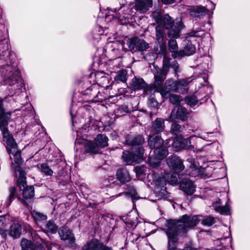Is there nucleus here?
Wrapping results in <instances>:
<instances>
[{"mask_svg":"<svg viewBox=\"0 0 250 250\" xmlns=\"http://www.w3.org/2000/svg\"><path fill=\"white\" fill-rule=\"evenodd\" d=\"M201 216L188 215L181 216L177 220H169L166 224V232L169 241L174 243L178 240V236L184 233L189 228L196 226L201 221Z\"/></svg>","mask_w":250,"mask_h":250,"instance_id":"f257e3e1","label":"nucleus"},{"mask_svg":"<svg viewBox=\"0 0 250 250\" xmlns=\"http://www.w3.org/2000/svg\"><path fill=\"white\" fill-rule=\"evenodd\" d=\"M164 142H148L150 148H154V158L149 159V163L152 167L156 168L160 165V160L163 159L168 154Z\"/></svg>","mask_w":250,"mask_h":250,"instance_id":"f03ea898","label":"nucleus"},{"mask_svg":"<svg viewBox=\"0 0 250 250\" xmlns=\"http://www.w3.org/2000/svg\"><path fill=\"white\" fill-rule=\"evenodd\" d=\"M130 144L134 146L132 148V152L127 151L123 153L122 159L127 165H132L134 163H139L142 160L144 154V150L140 146V142H129Z\"/></svg>","mask_w":250,"mask_h":250,"instance_id":"7ed1b4c3","label":"nucleus"},{"mask_svg":"<svg viewBox=\"0 0 250 250\" xmlns=\"http://www.w3.org/2000/svg\"><path fill=\"white\" fill-rule=\"evenodd\" d=\"M6 148L9 152L11 159L13 160L15 164L12 163V167L14 168L17 177H19V171H24L19 166L22 163V160L21 156V150L18 149L16 142H7Z\"/></svg>","mask_w":250,"mask_h":250,"instance_id":"20e7f679","label":"nucleus"},{"mask_svg":"<svg viewBox=\"0 0 250 250\" xmlns=\"http://www.w3.org/2000/svg\"><path fill=\"white\" fill-rule=\"evenodd\" d=\"M2 101L0 99V129L2 132L3 141H13V136L7 128L11 112H5L2 107Z\"/></svg>","mask_w":250,"mask_h":250,"instance_id":"39448f33","label":"nucleus"},{"mask_svg":"<svg viewBox=\"0 0 250 250\" xmlns=\"http://www.w3.org/2000/svg\"><path fill=\"white\" fill-rule=\"evenodd\" d=\"M19 177L17 182L21 190H22L23 196L26 199H30L34 196V189L32 186L26 187V174L24 171H19Z\"/></svg>","mask_w":250,"mask_h":250,"instance_id":"423d86ee","label":"nucleus"},{"mask_svg":"<svg viewBox=\"0 0 250 250\" xmlns=\"http://www.w3.org/2000/svg\"><path fill=\"white\" fill-rule=\"evenodd\" d=\"M153 73L155 79L154 86L156 88V90L160 92L163 97L168 96V92H170L171 88H164L163 86V83L166 79V76L161 75L160 72H153Z\"/></svg>","mask_w":250,"mask_h":250,"instance_id":"0eeeda50","label":"nucleus"},{"mask_svg":"<svg viewBox=\"0 0 250 250\" xmlns=\"http://www.w3.org/2000/svg\"><path fill=\"white\" fill-rule=\"evenodd\" d=\"M165 127L164 120L162 118H157L152 124V128L153 132L149 135V141H163L159 135V132L163 131Z\"/></svg>","mask_w":250,"mask_h":250,"instance_id":"6e6552de","label":"nucleus"},{"mask_svg":"<svg viewBox=\"0 0 250 250\" xmlns=\"http://www.w3.org/2000/svg\"><path fill=\"white\" fill-rule=\"evenodd\" d=\"M113 11L115 12L114 16L118 19L121 24H127L132 19L130 15V10L127 6H122L118 10L114 8Z\"/></svg>","mask_w":250,"mask_h":250,"instance_id":"1a4fd4ad","label":"nucleus"},{"mask_svg":"<svg viewBox=\"0 0 250 250\" xmlns=\"http://www.w3.org/2000/svg\"><path fill=\"white\" fill-rule=\"evenodd\" d=\"M168 167L175 173H178L185 168L183 161L178 156H172L167 160Z\"/></svg>","mask_w":250,"mask_h":250,"instance_id":"9d476101","label":"nucleus"},{"mask_svg":"<svg viewBox=\"0 0 250 250\" xmlns=\"http://www.w3.org/2000/svg\"><path fill=\"white\" fill-rule=\"evenodd\" d=\"M129 48L135 52H143L149 48V44L144 40L135 38L130 40Z\"/></svg>","mask_w":250,"mask_h":250,"instance_id":"9b49d317","label":"nucleus"},{"mask_svg":"<svg viewBox=\"0 0 250 250\" xmlns=\"http://www.w3.org/2000/svg\"><path fill=\"white\" fill-rule=\"evenodd\" d=\"M185 26L182 22L181 17L177 18L175 20V23L169 28L167 29V35L169 38H177L180 36L181 30Z\"/></svg>","mask_w":250,"mask_h":250,"instance_id":"f8f14e48","label":"nucleus"},{"mask_svg":"<svg viewBox=\"0 0 250 250\" xmlns=\"http://www.w3.org/2000/svg\"><path fill=\"white\" fill-rule=\"evenodd\" d=\"M9 66H7L6 71L7 73L5 75L4 81L9 85L16 84L20 79V72L17 69L14 71Z\"/></svg>","mask_w":250,"mask_h":250,"instance_id":"ddd939ff","label":"nucleus"},{"mask_svg":"<svg viewBox=\"0 0 250 250\" xmlns=\"http://www.w3.org/2000/svg\"><path fill=\"white\" fill-rule=\"evenodd\" d=\"M188 118V112L187 109L182 107H179L177 109L172 111L169 120L171 122H175L177 119L186 121Z\"/></svg>","mask_w":250,"mask_h":250,"instance_id":"4468645a","label":"nucleus"},{"mask_svg":"<svg viewBox=\"0 0 250 250\" xmlns=\"http://www.w3.org/2000/svg\"><path fill=\"white\" fill-rule=\"evenodd\" d=\"M184 48L177 52L175 57H183L184 56H190L193 54L195 51V47L192 44L190 41L186 40L183 42Z\"/></svg>","mask_w":250,"mask_h":250,"instance_id":"2eb2a0df","label":"nucleus"},{"mask_svg":"<svg viewBox=\"0 0 250 250\" xmlns=\"http://www.w3.org/2000/svg\"><path fill=\"white\" fill-rule=\"evenodd\" d=\"M59 233L61 239L67 241L70 244H72L74 242L75 237L71 230L68 229L66 227H62L59 230Z\"/></svg>","mask_w":250,"mask_h":250,"instance_id":"dca6fc26","label":"nucleus"},{"mask_svg":"<svg viewBox=\"0 0 250 250\" xmlns=\"http://www.w3.org/2000/svg\"><path fill=\"white\" fill-rule=\"evenodd\" d=\"M183 127L179 124L173 123L171 125L170 132L172 135L173 141H180L182 140L183 137L181 132Z\"/></svg>","mask_w":250,"mask_h":250,"instance_id":"f3484780","label":"nucleus"},{"mask_svg":"<svg viewBox=\"0 0 250 250\" xmlns=\"http://www.w3.org/2000/svg\"><path fill=\"white\" fill-rule=\"evenodd\" d=\"M208 12V9L204 6L192 7L189 10L190 15L194 18H201L205 16Z\"/></svg>","mask_w":250,"mask_h":250,"instance_id":"a211bd4d","label":"nucleus"},{"mask_svg":"<svg viewBox=\"0 0 250 250\" xmlns=\"http://www.w3.org/2000/svg\"><path fill=\"white\" fill-rule=\"evenodd\" d=\"M181 189L188 194H192L195 190L193 183L189 180H183L180 185Z\"/></svg>","mask_w":250,"mask_h":250,"instance_id":"6ab92c4d","label":"nucleus"},{"mask_svg":"<svg viewBox=\"0 0 250 250\" xmlns=\"http://www.w3.org/2000/svg\"><path fill=\"white\" fill-rule=\"evenodd\" d=\"M220 200L219 199L215 203L212 204V207L214 210L222 215H229L230 214V209L228 205L224 206L220 205Z\"/></svg>","mask_w":250,"mask_h":250,"instance_id":"aec40b11","label":"nucleus"},{"mask_svg":"<svg viewBox=\"0 0 250 250\" xmlns=\"http://www.w3.org/2000/svg\"><path fill=\"white\" fill-rule=\"evenodd\" d=\"M117 179L122 183L128 182L130 177L128 171L125 168L120 169L116 172Z\"/></svg>","mask_w":250,"mask_h":250,"instance_id":"412c9836","label":"nucleus"},{"mask_svg":"<svg viewBox=\"0 0 250 250\" xmlns=\"http://www.w3.org/2000/svg\"><path fill=\"white\" fill-rule=\"evenodd\" d=\"M146 83L143 79L134 78L130 85V88L134 90H138L144 89Z\"/></svg>","mask_w":250,"mask_h":250,"instance_id":"4be33fe9","label":"nucleus"},{"mask_svg":"<svg viewBox=\"0 0 250 250\" xmlns=\"http://www.w3.org/2000/svg\"><path fill=\"white\" fill-rule=\"evenodd\" d=\"M21 233V227L18 223H14L10 228V235L14 238H18Z\"/></svg>","mask_w":250,"mask_h":250,"instance_id":"5701e85b","label":"nucleus"},{"mask_svg":"<svg viewBox=\"0 0 250 250\" xmlns=\"http://www.w3.org/2000/svg\"><path fill=\"white\" fill-rule=\"evenodd\" d=\"M40 228L45 232L52 233L56 232L57 229L56 225L50 221H46Z\"/></svg>","mask_w":250,"mask_h":250,"instance_id":"b1692460","label":"nucleus"},{"mask_svg":"<svg viewBox=\"0 0 250 250\" xmlns=\"http://www.w3.org/2000/svg\"><path fill=\"white\" fill-rule=\"evenodd\" d=\"M175 23V21H174L168 14H166L163 16L162 21L159 25L167 29L170 28Z\"/></svg>","mask_w":250,"mask_h":250,"instance_id":"393cba45","label":"nucleus"},{"mask_svg":"<svg viewBox=\"0 0 250 250\" xmlns=\"http://www.w3.org/2000/svg\"><path fill=\"white\" fill-rule=\"evenodd\" d=\"M149 7L145 0H135V9L136 11L145 13L148 10Z\"/></svg>","mask_w":250,"mask_h":250,"instance_id":"a878e982","label":"nucleus"},{"mask_svg":"<svg viewBox=\"0 0 250 250\" xmlns=\"http://www.w3.org/2000/svg\"><path fill=\"white\" fill-rule=\"evenodd\" d=\"M161 182L164 180V183L167 181L171 184H176L178 182V175L176 173L172 174L165 173V175L163 176Z\"/></svg>","mask_w":250,"mask_h":250,"instance_id":"bb28decb","label":"nucleus"},{"mask_svg":"<svg viewBox=\"0 0 250 250\" xmlns=\"http://www.w3.org/2000/svg\"><path fill=\"white\" fill-rule=\"evenodd\" d=\"M189 79L177 80L175 83L176 90L178 92L182 91L183 90H185L186 87L190 82Z\"/></svg>","mask_w":250,"mask_h":250,"instance_id":"cd10ccee","label":"nucleus"},{"mask_svg":"<svg viewBox=\"0 0 250 250\" xmlns=\"http://www.w3.org/2000/svg\"><path fill=\"white\" fill-rule=\"evenodd\" d=\"M32 216L36 220L37 225L40 226V227L46 222L45 220L47 219L46 215L36 211L33 212Z\"/></svg>","mask_w":250,"mask_h":250,"instance_id":"c85d7f7f","label":"nucleus"},{"mask_svg":"<svg viewBox=\"0 0 250 250\" xmlns=\"http://www.w3.org/2000/svg\"><path fill=\"white\" fill-rule=\"evenodd\" d=\"M97 143V142H87L85 146V151L88 152H97L99 150Z\"/></svg>","mask_w":250,"mask_h":250,"instance_id":"c756f323","label":"nucleus"},{"mask_svg":"<svg viewBox=\"0 0 250 250\" xmlns=\"http://www.w3.org/2000/svg\"><path fill=\"white\" fill-rule=\"evenodd\" d=\"M21 245L22 250H35L38 248V246H34L30 241L26 239L21 240Z\"/></svg>","mask_w":250,"mask_h":250,"instance_id":"7c9ffc66","label":"nucleus"},{"mask_svg":"<svg viewBox=\"0 0 250 250\" xmlns=\"http://www.w3.org/2000/svg\"><path fill=\"white\" fill-rule=\"evenodd\" d=\"M101 243L97 240H93L84 246L83 250H99Z\"/></svg>","mask_w":250,"mask_h":250,"instance_id":"2f4dec72","label":"nucleus"},{"mask_svg":"<svg viewBox=\"0 0 250 250\" xmlns=\"http://www.w3.org/2000/svg\"><path fill=\"white\" fill-rule=\"evenodd\" d=\"M156 40L159 42H162L164 39L165 31L164 28L158 25L155 27Z\"/></svg>","mask_w":250,"mask_h":250,"instance_id":"473e14b6","label":"nucleus"},{"mask_svg":"<svg viewBox=\"0 0 250 250\" xmlns=\"http://www.w3.org/2000/svg\"><path fill=\"white\" fill-rule=\"evenodd\" d=\"M168 48L169 51L172 53V56L173 58H177L178 57L174 56L176 53L179 52L177 50L178 45L175 40H171L168 42Z\"/></svg>","mask_w":250,"mask_h":250,"instance_id":"72a5a7b5","label":"nucleus"},{"mask_svg":"<svg viewBox=\"0 0 250 250\" xmlns=\"http://www.w3.org/2000/svg\"><path fill=\"white\" fill-rule=\"evenodd\" d=\"M127 72L125 70H120L118 71L114 77L115 81H120L122 82H125L126 80Z\"/></svg>","mask_w":250,"mask_h":250,"instance_id":"f704fd0d","label":"nucleus"},{"mask_svg":"<svg viewBox=\"0 0 250 250\" xmlns=\"http://www.w3.org/2000/svg\"><path fill=\"white\" fill-rule=\"evenodd\" d=\"M40 170L46 176H51L53 174V170L45 164L40 166Z\"/></svg>","mask_w":250,"mask_h":250,"instance_id":"c9c22d12","label":"nucleus"},{"mask_svg":"<svg viewBox=\"0 0 250 250\" xmlns=\"http://www.w3.org/2000/svg\"><path fill=\"white\" fill-rule=\"evenodd\" d=\"M215 222V219L212 216H208L202 220V224L205 226H210Z\"/></svg>","mask_w":250,"mask_h":250,"instance_id":"e433bc0d","label":"nucleus"},{"mask_svg":"<svg viewBox=\"0 0 250 250\" xmlns=\"http://www.w3.org/2000/svg\"><path fill=\"white\" fill-rule=\"evenodd\" d=\"M169 68V66L163 65L162 68L160 69L158 67L154 65L153 72H159L160 71V73L161 75L166 76L168 71Z\"/></svg>","mask_w":250,"mask_h":250,"instance_id":"4c0bfd02","label":"nucleus"},{"mask_svg":"<svg viewBox=\"0 0 250 250\" xmlns=\"http://www.w3.org/2000/svg\"><path fill=\"white\" fill-rule=\"evenodd\" d=\"M190 142H173L172 146L175 151H178L184 149V143H189Z\"/></svg>","mask_w":250,"mask_h":250,"instance_id":"58836bf2","label":"nucleus"},{"mask_svg":"<svg viewBox=\"0 0 250 250\" xmlns=\"http://www.w3.org/2000/svg\"><path fill=\"white\" fill-rule=\"evenodd\" d=\"M94 123L95 121L93 119L88 118L82 128L83 130L87 132L91 129V126H93Z\"/></svg>","mask_w":250,"mask_h":250,"instance_id":"ea45409f","label":"nucleus"},{"mask_svg":"<svg viewBox=\"0 0 250 250\" xmlns=\"http://www.w3.org/2000/svg\"><path fill=\"white\" fill-rule=\"evenodd\" d=\"M168 95L169 96L167 97L166 98L169 97L170 102L173 104H177L181 101V98L179 96L175 95H170L169 92H168Z\"/></svg>","mask_w":250,"mask_h":250,"instance_id":"a19ab883","label":"nucleus"},{"mask_svg":"<svg viewBox=\"0 0 250 250\" xmlns=\"http://www.w3.org/2000/svg\"><path fill=\"white\" fill-rule=\"evenodd\" d=\"M152 17L158 25H160L163 18L161 13L159 12H154L152 13Z\"/></svg>","mask_w":250,"mask_h":250,"instance_id":"79ce46f5","label":"nucleus"},{"mask_svg":"<svg viewBox=\"0 0 250 250\" xmlns=\"http://www.w3.org/2000/svg\"><path fill=\"white\" fill-rule=\"evenodd\" d=\"M147 104L150 107L155 108L158 106V103L155 99L150 98L148 100Z\"/></svg>","mask_w":250,"mask_h":250,"instance_id":"37998d69","label":"nucleus"},{"mask_svg":"<svg viewBox=\"0 0 250 250\" xmlns=\"http://www.w3.org/2000/svg\"><path fill=\"white\" fill-rule=\"evenodd\" d=\"M187 103L190 106H193L196 105L197 103V101L195 99L194 96L189 97L187 98Z\"/></svg>","mask_w":250,"mask_h":250,"instance_id":"c03bdc74","label":"nucleus"},{"mask_svg":"<svg viewBox=\"0 0 250 250\" xmlns=\"http://www.w3.org/2000/svg\"><path fill=\"white\" fill-rule=\"evenodd\" d=\"M6 216H0V228L1 229L4 228L7 225Z\"/></svg>","mask_w":250,"mask_h":250,"instance_id":"a18cd8bd","label":"nucleus"},{"mask_svg":"<svg viewBox=\"0 0 250 250\" xmlns=\"http://www.w3.org/2000/svg\"><path fill=\"white\" fill-rule=\"evenodd\" d=\"M138 237H137V234H134L131 232H129L127 235V239L128 240L130 241L131 242L134 243L135 241H136Z\"/></svg>","mask_w":250,"mask_h":250,"instance_id":"49530a36","label":"nucleus"},{"mask_svg":"<svg viewBox=\"0 0 250 250\" xmlns=\"http://www.w3.org/2000/svg\"><path fill=\"white\" fill-rule=\"evenodd\" d=\"M199 33H200L199 31L192 30V31L186 34V37H199L200 36Z\"/></svg>","mask_w":250,"mask_h":250,"instance_id":"de8ad7c7","label":"nucleus"},{"mask_svg":"<svg viewBox=\"0 0 250 250\" xmlns=\"http://www.w3.org/2000/svg\"><path fill=\"white\" fill-rule=\"evenodd\" d=\"M171 66L174 71L175 75H177V72L179 69V64L178 62L176 61H173L171 63Z\"/></svg>","mask_w":250,"mask_h":250,"instance_id":"09e8293b","label":"nucleus"},{"mask_svg":"<svg viewBox=\"0 0 250 250\" xmlns=\"http://www.w3.org/2000/svg\"><path fill=\"white\" fill-rule=\"evenodd\" d=\"M108 139L105 134H99L96 137L95 141H107Z\"/></svg>","mask_w":250,"mask_h":250,"instance_id":"8fccbe9b","label":"nucleus"},{"mask_svg":"<svg viewBox=\"0 0 250 250\" xmlns=\"http://www.w3.org/2000/svg\"><path fill=\"white\" fill-rule=\"evenodd\" d=\"M136 174L137 176H140L144 173V168L140 167H137L135 169Z\"/></svg>","mask_w":250,"mask_h":250,"instance_id":"3c124183","label":"nucleus"},{"mask_svg":"<svg viewBox=\"0 0 250 250\" xmlns=\"http://www.w3.org/2000/svg\"><path fill=\"white\" fill-rule=\"evenodd\" d=\"M170 59L168 57H167L166 56H164L163 60V65L166 64V65L169 66L170 62H169Z\"/></svg>","mask_w":250,"mask_h":250,"instance_id":"603ef678","label":"nucleus"},{"mask_svg":"<svg viewBox=\"0 0 250 250\" xmlns=\"http://www.w3.org/2000/svg\"><path fill=\"white\" fill-rule=\"evenodd\" d=\"M184 149L186 150H191L193 148V146L191 144V142L189 143H184Z\"/></svg>","mask_w":250,"mask_h":250,"instance_id":"864d4df0","label":"nucleus"},{"mask_svg":"<svg viewBox=\"0 0 250 250\" xmlns=\"http://www.w3.org/2000/svg\"><path fill=\"white\" fill-rule=\"evenodd\" d=\"M16 192V188L15 187H11L10 188V199L12 198L14 196Z\"/></svg>","mask_w":250,"mask_h":250,"instance_id":"5fc2aeb1","label":"nucleus"},{"mask_svg":"<svg viewBox=\"0 0 250 250\" xmlns=\"http://www.w3.org/2000/svg\"><path fill=\"white\" fill-rule=\"evenodd\" d=\"M98 146L101 147H104L107 146V142H97Z\"/></svg>","mask_w":250,"mask_h":250,"instance_id":"6e6d98bb","label":"nucleus"},{"mask_svg":"<svg viewBox=\"0 0 250 250\" xmlns=\"http://www.w3.org/2000/svg\"><path fill=\"white\" fill-rule=\"evenodd\" d=\"M99 250H112V249L111 248L108 247L101 244Z\"/></svg>","mask_w":250,"mask_h":250,"instance_id":"4d7b16f0","label":"nucleus"},{"mask_svg":"<svg viewBox=\"0 0 250 250\" xmlns=\"http://www.w3.org/2000/svg\"><path fill=\"white\" fill-rule=\"evenodd\" d=\"M162 2L165 4H172L176 1V0H161Z\"/></svg>","mask_w":250,"mask_h":250,"instance_id":"13d9d810","label":"nucleus"},{"mask_svg":"<svg viewBox=\"0 0 250 250\" xmlns=\"http://www.w3.org/2000/svg\"><path fill=\"white\" fill-rule=\"evenodd\" d=\"M146 3L148 5L149 7L152 6V0H146L145 1Z\"/></svg>","mask_w":250,"mask_h":250,"instance_id":"bf43d9fd","label":"nucleus"},{"mask_svg":"<svg viewBox=\"0 0 250 250\" xmlns=\"http://www.w3.org/2000/svg\"><path fill=\"white\" fill-rule=\"evenodd\" d=\"M144 140V139L141 135H138L135 138V139L133 141H142Z\"/></svg>","mask_w":250,"mask_h":250,"instance_id":"052dcab7","label":"nucleus"},{"mask_svg":"<svg viewBox=\"0 0 250 250\" xmlns=\"http://www.w3.org/2000/svg\"><path fill=\"white\" fill-rule=\"evenodd\" d=\"M183 250H197V249L192 248L191 247H187Z\"/></svg>","mask_w":250,"mask_h":250,"instance_id":"680f3d73","label":"nucleus"},{"mask_svg":"<svg viewBox=\"0 0 250 250\" xmlns=\"http://www.w3.org/2000/svg\"><path fill=\"white\" fill-rule=\"evenodd\" d=\"M189 140H196L198 139V137L196 136H192L189 137Z\"/></svg>","mask_w":250,"mask_h":250,"instance_id":"e2e57ef3","label":"nucleus"},{"mask_svg":"<svg viewBox=\"0 0 250 250\" xmlns=\"http://www.w3.org/2000/svg\"><path fill=\"white\" fill-rule=\"evenodd\" d=\"M35 250H42V247L41 245H38V248Z\"/></svg>","mask_w":250,"mask_h":250,"instance_id":"0e129e2a","label":"nucleus"},{"mask_svg":"<svg viewBox=\"0 0 250 250\" xmlns=\"http://www.w3.org/2000/svg\"><path fill=\"white\" fill-rule=\"evenodd\" d=\"M188 161L191 163V164H192V163H193V161L192 159H188Z\"/></svg>","mask_w":250,"mask_h":250,"instance_id":"69168bd1","label":"nucleus"},{"mask_svg":"<svg viewBox=\"0 0 250 250\" xmlns=\"http://www.w3.org/2000/svg\"><path fill=\"white\" fill-rule=\"evenodd\" d=\"M0 233H1V234H4V231H3V230H0Z\"/></svg>","mask_w":250,"mask_h":250,"instance_id":"338daca9","label":"nucleus"},{"mask_svg":"<svg viewBox=\"0 0 250 250\" xmlns=\"http://www.w3.org/2000/svg\"><path fill=\"white\" fill-rule=\"evenodd\" d=\"M124 106H122V107H120L119 109V110H120L121 109H124Z\"/></svg>","mask_w":250,"mask_h":250,"instance_id":"774afa93","label":"nucleus"}]
</instances>
